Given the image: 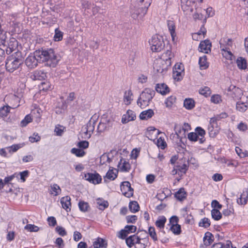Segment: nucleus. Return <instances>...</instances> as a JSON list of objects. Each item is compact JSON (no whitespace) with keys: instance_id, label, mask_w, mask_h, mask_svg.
Masks as SVG:
<instances>
[{"instance_id":"f257e3e1","label":"nucleus","mask_w":248,"mask_h":248,"mask_svg":"<svg viewBox=\"0 0 248 248\" xmlns=\"http://www.w3.org/2000/svg\"><path fill=\"white\" fill-rule=\"evenodd\" d=\"M34 52L39 63H44L45 65L50 67H56L60 61V56L52 48H41Z\"/></svg>"},{"instance_id":"f03ea898","label":"nucleus","mask_w":248,"mask_h":248,"mask_svg":"<svg viewBox=\"0 0 248 248\" xmlns=\"http://www.w3.org/2000/svg\"><path fill=\"white\" fill-rule=\"evenodd\" d=\"M152 0H131L130 14L135 19H140L146 14Z\"/></svg>"},{"instance_id":"7ed1b4c3","label":"nucleus","mask_w":248,"mask_h":248,"mask_svg":"<svg viewBox=\"0 0 248 248\" xmlns=\"http://www.w3.org/2000/svg\"><path fill=\"white\" fill-rule=\"evenodd\" d=\"M23 63V58L21 52L17 50L7 57L5 62L6 69L7 71L13 73L16 70L21 68Z\"/></svg>"},{"instance_id":"20e7f679","label":"nucleus","mask_w":248,"mask_h":248,"mask_svg":"<svg viewBox=\"0 0 248 248\" xmlns=\"http://www.w3.org/2000/svg\"><path fill=\"white\" fill-rule=\"evenodd\" d=\"M155 94L154 90L150 88H145L138 99L137 102L138 105L141 108L148 106Z\"/></svg>"},{"instance_id":"39448f33","label":"nucleus","mask_w":248,"mask_h":248,"mask_svg":"<svg viewBox=\"0 0 248 248\" xmlns=\"http://www.w3.org/2000/svg\"><path fill=\"white\" fill-rule=\"evenodd\" d=\"M149 42L151 46V50L153 52H160L165 46L163 38L161 36L154 35Z\"/></svg>"},{"instance_id":"423d86ee","label":"nucleus","mask_w":248,"mask_h":248,"mask_svg":"<svg viewBox=\"0 0 248 248\" xmlns=\"http://www.w3.org/2000/svg\"><path fill=\"white\" fill-rule=\"evenodd\" d=\"M170 58L166 59V61L163 60H156L153 64V68L155 71L158 73H161L164 75L166 73L168 69L170 66Z\"/></svg>"},{"instance_id":"0eeeda50","label":"nucleus","mask_w":248,"mask_h":248,"mask_svg":"<svg viewBox=\"0 0 248 248\" xmlns=\"http://www.w3.org/2000/svg\"><path fill=\"white\" fill-rule=\"evenodd\" d=\"M83 178L86 181L94 185L101 183L102 180L101 175L96 171L93 173L90 172L84 173Z\"/></svg>"},{"instance_id":"6e6552de","label":"nucleus","mask_w":248,"mask_h":248,"mask_svg":"<svg viewBox=\"0 0 248 248\" xmlns=\"http://www.w3.org/2000/svg\"><path fill=\"white\" fill-rule=\"evenodd\" d=\"M35 55L34 51L33 53H31L25 61V64L30 69L36 68L38 66V63H39L38 58Z\"/></svg>"},{"instance_id":"1a4fd4ad","label":"nucleus","mask_w":248,"mask_h":248,"mask_svg":"<svg viewBox=\"0 0 248 248\" xmlns=\"http://www.w3.org/2000/svg\"><path fill=\"white\" fill-rule=\"evenodd\" d=\"M121 190L123 194L127 198H130L133 195V189L131 187V184L128 181H124L121 185Z\"/></svg>"},{"instance_id":"9d476101","label":"nucleus","mask_w":248,"mask_h":248,"mask_svg":"<svg viewBox=\"0 0 248 248\" xmlns=\"http://www.w3.org/2000/svg\"><path fill=\"white\" fill-rule=\"evenodd\" d=\"M8 46L6 48V52L7 54H10L13 51L15 50L18 46V42L15 38H11L9 41L7 43Z\"/></svg>"},{"instance_id":"9b49d317","label":"nucleus","mask_w":248,"mask_h":248,"mask_svg":"<svg viewBox=\"0 0 248 248\" xmlns=\"http://www.w3.org/2000/svg\"><path fill=\"white\" fill-rule=\"evenodd\" d=\"M136 116L135 112L131 110H128L125 114L123 115L122 119L123 124H126L129 121H133L136 118Z\"/></svg>"},{"instance_id":"f8f14e48","label":"nucleus","mask_w":248,"mask_h":248,"mask_svg":"<svg viewBox=\"0 0 248 248\" xmlns=\"http://www.w3.org/2000/svg\"><path fill=\"white\" fill-rule=\"evenodd\" d=\"M211 46L212 45L210 41L209 40H205L201 42L199 46V49L201 52L208 53V51H210L211 50Z\"/></svg>"},{"instance_id":"ddd939ff","label":"nucleus","mask_w":248,"mask_h":248,"mask_svg":"<svg viewBox=\"0 0 248 248\" xmlns=\"http://www.w3.org/2000/svg\"><path fill=\"white\" fill-rule=\"evenodd\" d=\"M160 133V132L155 127L150 126L147 128L145 135L149 140H152L153 138L156 137Z\"/></svg>"},{"instance_id":"4468645a","label":"nucleus","mask_w":248,"mask_h":248,"mask_svg":"<svg viewBox=\"0 0 248 248\" xmlns=\"http://www.w3.org/2000/svg\"><path fill=\"white\" fill-rule=\"evenodd\" d=\"M71 198L69 196H67L63 197L61 199V203L62 207L67 212L71 210Z\"/></svg>"},{"instance_id":"2eb2a0df","label":"nucleus","mask_w":248,"mask_h":248,"mask_svg":"<svg viewBox=\"0 0 248 248\" xmlns=\"http://www.w3.org/2000/svg\"><path fill=\"white\" fill-rule=\"evenodd\" d=\"M155 89L157 93H160L162 95H165L170 92L169 87L164 83L157 84Z\"/></svg>"},{"instance_id":"dca6fc26","label":"nucleus","mask_w":248,"mask_h":248,"mask_svg":"<svg viewBox=\"0 0 248 248\" xmlns=\"http://www.w3.org/2000/svg\"><path fill=\"white\" fill-rule=\"evenodd\" d=\"M118 167L121 171L128 172L131 169V165L129 163L123 158L120 159Z\"/></svg>"},{"instance_id":"f3484780","label":"nucleus","mask_w":248,"mask_h":248,"mask_svg":"<svg viewBox=\"0 0 248 248\" xmlns=\"http://www.w3.org/2000/svg\"><path fill=\"white\" fill-rule=\"evenodd\" d=\"M95 122L92 118L88 122V123L86 124V126L85 128L86 129V131L84 132V134L86 135L89 134L88 138H90L92 133H93V131L94 129Z\"/></svg>"},{"instance_id":"a211bd4d","label":"nucleus","mask_w":248,"mask_h":248,"mask_svg":"<svg viewBox=\"0 0 248 248\" xmlns=\"http://www.w3.org/2000/svg\"><path fill=\"white\" fill-rule=\"evenodd\" d=\"M140 241H141V239L136 235H131L125 240L126 243L129 248H131Z\"/></svg>"},{"instance_id":"6ab92c4d","label":"nucleus","mask_w":248,"mask_h":248,"mask_svg":"<svg viewBox=\"0 0 248 248\" xmlns=\"http://www.w3.org/2000/svg\"><path fill=\"white\" fill-rule=\"evenodd\" d=\"M168 28L171 35L172 39L174 41L175 37L176 36V33L175 32V24L173 21L168 20L167 21Z\"/></svg>"},{"instance_id":"aec40b11","label":"nucleus","mask_w":248,"mask_h":248,"mask_svg":"<svg viewBox=\"0 0 248 248\" xmlns=\"http://www.w3.org/2000/svg\"><path fill=\"white\" fill-rule=\"evenodd\" d=\"M214 240V235L211 232H207L205 233L203 238V241L205 246L207 247L211 245V244L213 242Z\"/></svg>"},{"instance_id":"412c9836","label":"nucleus","mask_w":248,"mask_h":248,"mask_svg":"<svg viewBox=\"0 0 248 248\" xmlns=\"http://www.w3.org/2000/svg\"><path fill=\"white\" fill-rule=\"evenodd\" d=\"M47 73L43 70H37L34 72L33 77L35 80H44L47 78Z\"/></svg>"},{"instance_id":"4be33fe9","label":"nucleus","mask_w":248,"mask_h":248,"mask_svg":"<svg viewBox=\"0 0 248 248\" xmlns=\"http://www.w3.org/2000/svg\"><path fill=\"white\" fill-rule=\"evenodd\" d=\"M93 246L94 248H106L108 246V244L104 239L98 237L93 242Z\"/></svg>"},{"instance_id":"5701e85b","label":"nucleus","mask_w":248,"mask_h":248,"mask_svg":"<svg viewBox=\"0 0 248 248\" xmlns=\"http://www.w3.org/2000/svg\"><path fill=\"white\" fill-rule=\"evenodd\" d=\"M187 193L185 191V188L182 187L180 188L175 194L174 197L179 201H182L186 197Z\"/></svg>"},{"instance_id":"b1692460","label":"nucleus","mask_w":248,"mask_h":248,"mask_svg":"<svg viewBox=\"0 0 248 248\" xmlns=\"http://www.w3.org/2000/svg\"><path fill=\"white\" fill-rule=\"evenodd\" d=\"M154 115V111L152 109H149L141 112L140 115V118L141 120H148L152 118Z\"/></svg>"},{"instance_id":"393cba45","label":"nucleus","mask_w":248,"mask_h":248,"mask_svg":"<svg viewBox=\"0 0 248 248\" xmlns=\"http://www.w3.org/2000/svg\"><path fill=\"white\" fill-rule=\"evenodd\" d=\"M248 198V191L246 189L243 191L240 197L237 200V202L240 205H245L247 203Z\"/></svg>"},{"instance_id":"a878e982","label":"nucleus","mask_w":248,"mask_h":248,"mask_svg":"<svg viewBox=\"0 0 248 248\" xmlns=\"http://www.w3.org/2000/svg\"><path fill=\"white\" fill-rule=\"evenodd\" d=\"M116 173L114 172L113 169H109L107 172L106 176L104 177V182L107 183L106 179H108L110 180H114L117 177V173L118 170H116Z\"/></svg>"},{"instance_id":"bb28decb","label":"nucleus","mask_w":248,"mask_h":248,"mask_svg":"<svg viewBox=\"0 0 248 248\" xmlns=\"http://www.w3.org/2000/svg\"><path fill=\"white\" fill-rule=\"evenodd\" d=\"M195 133H197L199 138L201 137V138H199V143L201 144L203 143L205 140L204 138L205 135V130L201 127H197L195 129Z\"/></svg>"},{"instance_id":"cd10ccee","label":"nucleus","mask_w":248,"mask_h":248,"mask_svg":"<svg viewBox=\"0 0 248 248\" xmlns=\"http://www.w3.org/2000/svg\"><path fill=\"white\" fill-rule=\"evenodd\" d=\"M195 102L193 99L188 98L185 99L184 106L186 109L191 110L195 107Z\"/></svg>"},{"instance_id":"c85d7f7f","label":"nucleus","mask_w":248,"mask_h":248,"mask_svg":"<svg viewBox=\"0 0 248 248\" xmlns=\"http://www.w3.org/2000/svg\"><path fill=\"white\" fill-rule=\"evenodd\" d=\"M167 219L164 216H159L155 222V226L160 229H164Z\"/></svg>"},{"instance_id":"c756f323","label":"nucleus","mask_w":248,"mask_h":248,"mask_svg":"<svg viewBox=\"0 0 248 248\" xmlns=\"http://www.w3.org/2000/svg\"><path fill=\"white\" fill-rule=\"evenodd\" d=\"M176 167V169L177 170L178 172H179L180 174H186L188 169V163L187 164L184 163L182 165L180 164L175 165Z\"/></svg>"},{"instance_id":"7c9ffc66","label":"nucleus","mask_w":248,"mask_h":248,"mask_svg":"<svg viewBox=\"0 0 248 248\" xmlns=\"http://www.w3.org/2000/svg\"><path fill=\"white\" fill-rule=\"evenodd\" d=\"M199 64L200 66L201 69H206L208 67V64L207 62V57L204 55L203 57H201L199 58Z\"/></svg>"},{"instance_id":"2f4dec72","label":"nucleus","mask_w":248,"mask_h":248,"mask_svg":"<svg viewBox=\"0 0 248 248\" xmlns=\"http://www.w3.org/2000/svg\"><path fill=\"white\" fill-rule=\"evenodd\" d=\"M220 120V116H216L211 118L210 121V125L212 126L215 129H218L219 132L220 127L218 124L217 122Z\"/></svg>"},{"instance_id":"473e14b6","label":"nucleus","mask_w":248,"mask_h":248,"mask_svg":"<svg viewBox=\"0 0 248 248\" xmlns=\"http://www.w3.org/2000/svg\"><path fill=\"white\" fill-rule=\"evenodd\" d=\"M236 63L238 67L240 69H245L247 68L246 60L242 57L237 58Z\"/></svg>"},{"instance_id":"72a5a7b5","label":"nucleus","mask_w":248,"mask_h":248,"mask_svg":"<svg viewBox=\"0 0 248 248\" xmlns=\"http://www.w3.org/2000/svg\"><path fill=\"white\" fill-rule=\"evenodd\" d=\"M129 208L132 213H136L140 209V206L136 201L130 202L129 203Z\"/></svg>"},{"instance_id":"f704fd0d","label":"nucleus","mask_w":248,"mask_h":248,"mask_svg":"<svg viewBox=\"0 0 248 248\" xmlns=\"http://www.w3.org/2000/svg\"><path fill=\"white\" fill-rule=\"evenodd\" d=\"M108 129V123L100 122L98 125L97 131L98 133H103Z\"/></svg>"},{"instance_id":"c9c22d12","label":"nucleus","mask_w":248,"mask_h":248,"mask_svg":"<svg viewBox=\"0 0 248 248\" xmlns=\"http://www.w3.org/2000/svg\"><path fill=\"white\" fill-rule=\"evenodd\" d=\"M211 216L215 220H219L222 218V214L217 209H213L211 210Z\"/></svg>"},{"instance_id":"e433bc0d","label":"nucleus","mask_w":248,"mask_h":248,"mask_svg":"<svg viewBox=\"0 0 248 248\" xmlns=\"http://www.w3.org/2000/svg\"><path fill=\"white\" fill-rule=\"evenodd\" d=\"M176 97L175 96L171 95L168 97L165 101V104L167 108H171L175 102Z\"/></svg>"},{"instance_id":"4c0bfd02","label":"nucleus","mask_w":248,"mask_h":248,"mask_svg":"<svg viewBox=\"0 0 248 248\" xmlns=\"http://www.w3.org/2000/svg\"><path fill=\"white\" fill-rule=\"evenodd\" d=\"M170 230L175 235H179L181 233V226L177 224L172 225L170 227Z\"/></svg>"},{"instance_id":"58836bf2","label":"nucleus","mask_w":248,"mask_h":248,"mask_svg":"<svg viewBox=\"0 0 248 248\" xmlns=\"http://www.w3.org/2000/svg\"><path fill=\"white\" fill-rule=\"evenodd\" d=\"M15 177H17L18 178V175L17 174V173H15L11 176L6 177L3 181L4 186H7L9 187L10 185H12V184L9 182L11 181Z\"/></svg>"},{"instance_id":"ea45409f","label":"nucleus","mask_w":248,"mask_h":248,"mask_svg":"<svg viewBox=\"0 0 248 248\" xmlns=\"http://www.w3.org/2000/svg\"><path fill=\"white\" fill-rule=\"evenodd\" d=\"M211 222L209 219L207 217H204L202 219L199 223V226L204 228H207L210 226Z\"/></svg>"},{"instance_id":"a19ab883","label":"nucleus","mask_w":248,"mask_h":248,"mask_svg":"<svg viewBox=\"0 0 248 248\" xmlns=\"http://www.w3.org/2000/svg\"><path fill=\"white\" fill-rule=\"evenodd\" d=\"M63 32L59 30V28L55 30V34L53 37L55 41H60L62 39Z\"/></svg>"},{"instance_id":"79ce46f5","label":"nucleus","mask_w":248,"mask_h":248,"mask_svg":"<svg viewBox=\"0 0 248 248\" xmlns=\"http://www.w3.org/2000/svg\"><path fill=\"white\" fill-rule=\"evenodd\" d=\"M97 204L99 205V209L101 210H104L108 206V203L107 201L100 199L97 200Z\"/></svg>"},{"instance_id":"37998d69","label":"nucleus","mask_w":248,"mask_h":248,"mask_svg":"<svg viewBox=\"0 0 248 248\" xmlns=\"http://www.w3.org/2000/svg\"><path fill=\"white\" fill-rule=\"evenodd\" d=\"M10 108L8 106H5L0 108V117H5L10 112Z\"/></svg>"},{"instance_id":"c03bdc74","label":"nucleus","mask_w":248,"mask_h":248,"mask_svg":"<svg viewBox=\"0 0 248 248\" xmlns=\"http://www.w3.org/2000/svg\"><path fill=\"white\" fill-rule=\"evenodd\" d=\"M133 95V93L131 90H128L125 91L124 94V100L125 102H127L126 104L129 105L131 103V101L132 100V96Z\"/></svg>"},{"instance_id":"a18cd8bd","label":"nucleus","mask_w":248,"mask_h":248,"mask_svg":"<svg viewBox=\"0 0 248 248\" xmlns=\"http://www.w3.org/2000/svg\"><path fill=\"white\" fill-rule=\"evenodd\" d=\"M78 207L80 210L83 212L88 211V208L90 207L88 203L84 201H80L78 202Z\"/></svg>"},{"instance_id":"49530a36","label":"nucleus","mask_w":248,"mask_h":248,"mask_svg":"<svg viewBox=\"0 0 248 248\" xmlns=\"http://www.w3.org/2000/svg\"><path fill=\"white\" fill-rule=\"evenodd\" d=\"M71 152L78 157H82L85 155V152L81 149L73 148L71 149Z\"/></svg>"},{"instance_id":"de8ad7c7","label":"nucleus","mask_w":248,"mask_h":248,"mask_svg":"<svg viewBox=\"0 0 248 248\" xmlns=\"http://www.w3.org/2000/svg\"><path fill=\"white\" fill-rule=\"evenodd\" d=\"M199 92L201 94L204 95L206 97L210 96L211 93V91L210 89L207 86L200 89Z\"/></svg>"},{"instance_id":"09e8293b","label":"nucleus","mask_w":248,"mask_h":248,"mask_svg":"<svg viewBox=\"0 0 248 248\" xmlns=\"http://www.w3.org/2000/svg\"><path fill=\"white\" fill-rule=\"evenodd\" d=\"M32 119L30 114L27 115L24 119L20 122V126L21 127H25L28 124L31 122Z\"/></svg>"},{"instance_id":"8fccbe9b","label":"nucleus","mask_w":248,"mask_h":248,"mask_svg":"<svg viewBox=\"0 0 248 248\" xmlns=\"http://www.w3.org/2000/svg\"><path fill=\"white\" fill-rule=\"evenodd\" d=\"M112 159L109 157L108 155L104 154L100 157V163L101 165H103L106 162L110 163Z\"/></svg>"},{"instance_id":"3c124183","label":"nucleus","mask_w":248,"mask_h":248,"mask_svg":"<svg viewBox=\"0 0 248 248\" xmlns=\"http://www.w3.org/2000/svg\"><path fill=\"white\" fill-rule=\"evenodd\" d=\"M248 108V106L244 103L238 102L236 104V108L237 110L243 112H245Z\"/></svg>"},{"instance_id":"603ef678","label":"nucleus","mask_w":248,"mask_h":248,"mask_svg":"<svg viewBox=\"0 0 248 248\" xmlns=\"http://www.w3.org/2000/svg\"><path fill=\"white\" fill-rule=\"evenodd\" d=\"M235 151L237 154L241 158H244L248 156V151L245 150L244 151H243V150L239 147H236Z\"/></svg>"},{"instance_id":"864d4df0","label":"nucleus","mask_w":248,"mask_h":248,"mask_svg":"<svg viewBox=\"0 0 248 248\" xmlns=\"http://www.w3.org/2000/svg\"><path fill=\"white\" fill-rule=\"evenodd\" d=\"M148 232L150 237L154 240V241H157L158 239L154 227H150L148 229Z\"/></svg>"},{"instance_id":"5fc2aeb1","label":"nucleus","mask_w":248,"mask_h":248,"mask_svg":"<svg viewBox=\"0 0 248 248\" xmlns=\"http://www.w3.org/2000/svg\"><path fill=\"white\" fill-rule=\"evenodd\" d=\"M209 136L211 138H215L219 133L218 129H215L212 126L208 127Z\"/></svg>"},{"instance_id":"6e6d98bb","label":"nucleus","mask_w":248,"mask_h":248,"mask_svg":"<svg viewBox=\"0 0 248 248\" xmlns=\"http://www.w3.org/2000/svg\"><path fill=\"white\" fill-rule=\"evenodd\" d=\"M24 228L30 232H37L39 230V228L38 226L32 224H27Z\"/></svg>"},{"instance_id":"4d7b16f0","label":"nucleus","mask_w":248,"mask_h":248,"mask_svg":"<svg viewBox=\"0 0 248 248\" xmlns=\"http://www.w3.org/2000/svg\"><path fill=\"white\" fill-rule=\"evenodd\" d=\"M156 144L157 146L161 149H164L167 147V143L161 137L157 140Z\"/></svg>"},{"instance_id":"13d9d810","label":"nucleus","mask_w":248,"mask_h":248,"mask_svg":"<svg viewBox=\"0 0 248 248\" xmlns=\"http://www.w3.org/2000/svg\"><path fill=\"white\" fill-rule=\"evenodd\" d=\"M211 101L216 104H219L222 101L221 97L219 94H214L211 97Z\"/></svg>"},{"instance_id":"bf43d9fd","label":"nucleus","mask_w":248,"mask_h":248,"mask_svg":"<svg viewBox=\"0 0 248 248\" xmlns=\"http://www.w3.org/2000/svg\"><path fill=\"white\" fill-rule=\"evenodd\" d=\"M188 139L192 141H197L198 140H199V138L198 137V135L197 133L195 132H190L188 133L187 135Z\"/></svg>"},{"instance_id":"052dcab7","label":"nucleus","mask_w":248,"mask_h":248,"mask_svg":"<svg viewBox=\"0 0 248 248\" xmlns=\"http://www.w3.org/2000/svg\"><path fill=\"white\" fill-rule=\"evenodd\" d=\"M230 244H232V243H231V241H228L227 242V244L226 245L227 247L225 248V245L223 243H222L221 242H219V243H217L214 244L211 247V248H229Z\"/></svg>"},{"instance_id":"680f3d73","label":"nucleus","mask_w":248,"mask_h":248,"mask_svg":"<svg viewBox=\"0 0 248 248\" xmlns=\"http://www.w3.org/2000/svg\"><path fill=\"white\" fill-rule=\"evenodd\" d=\"M183 72L178 71L177 70L173 71V77L174 79L178 81L182 79V74Z\"/></svg>"},{"instance_id":"e2e57ef3","label":"nucleus","mask_w":248,"mask_h":248,"mask_svg":"<svg viewBox=\"0 0 248 248\" xmlns=\"http://www.w3.org/2000/svg\"><path fill=\"white\" fill-rule=\"evenodd\" d=\"M222 54L224 58L229 60H232L234 58V56L230 51V49L223 52Z\"/></svg>"},{"instance_id":"0e129e2a","label":"nucleus","mask_w":248,"mask_h":248,"mask_svg":"<svg viewBox=\"0 0 248 248\" xmlns=\"http://www.w3.org/2000/svg\"><path fill=\"white\" fill-rule=\"evenodd\" d=\"M6 32H5L3 30L0 29V43L6 46Z\"/></svg>"},{"instance_id":"69168bd1","label":"nucleus","mask_w":248,"mask_h":248,"mask_svg":"<svg viewBox=\"0 0 248 248\" xmlns=\"http://www.w3.org/2000/svg\"><path fill=\"white\" fill-rule=\"evenodd\" d=\"M182 211H184L185 213H186V214L187 215L186 217V220L185 222L186 223L188 224H192L193 222V217L191 215H187V208L185 207L182 209Z\"/></svg>"},{"instance_id":"338daca9","label":"nucleus","mask_w":248,"mask_h":248,"mask_svg":"<svg viewBox=\"0 0 248 248\" xmlns=\"http://www.w3.org/2000/svg\"><path fill=\"white\" fill-rule=\"evenodd\" d=\"M29 171L28 170H26L22 172H20L19 173H17L18 177L20 176V179L23 182L26 181V178L29 176Z\"/></svg>"},{"instance_id":"774afa93","label":"nucleus","mask_w":248,"mask_h":248,"mask_svg":"<svg viewBox=\"0 0 248 248\" xmlns=\"http://www.w3.org/2000/svg\"><path fill=\"white\" fill-rule=\"evenodd\" d=\"M56 231L62 236H64L67 234V232L65 229L61 226H57L56 228Z\"/></svg>"}]
</instances>
